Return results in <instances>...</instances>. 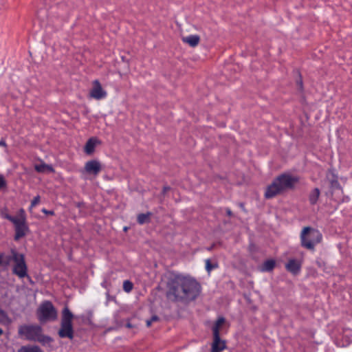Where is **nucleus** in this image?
<instances>
[{"label":"nucleus","instance_id":"6e6552de","mask_svg":"<svg viewBox=\"0 0 352 352\" xmlns=\"http://www.w3.org/2000/svg\"><path fill=\"white\" fill-rule=\"evenodd\" d=\"M36 315L38 320L41 323L54 321L58 317L57 310L49 300L44 301L41 304L37 309Z\"/></svg>","mask_w":352,"mask_h":352},{"label":"nucleus","instance_id":"aec40b11","mask_svg":"<svg viewBox=\"0 0 352 352\" xmlns=\"http://www.w3.org/2000/svg\"><path fill=\"white\" fill-rule=\"evenodd\" d=\"M17 352H42L41 348L38 346H23Z\"/></svg>","mask_w":352,"mask_h":352},{"label":"nucleus","instance_id":"473e14b6","mask_svg":"<svg viewBox=\"0 0 352 352\" xmlns=\"http://www.w3.org/2000/svg\"><path fill=\"white\" fill-rule=\"evenodd\" d=\"M2 257H3V256H2V255H1V254H0V265H1V263H2Z\"/></svg>","mask_w":352,"mask_h":352},{"label":"nucleus","instance_id":"412c9836","mask_svg":"<svg viewBox=\"0 0 352 352\" xmlns=\"http://www.w3.org/2000/svg\"><path fill=\"white\" fill-rule=\"evenodd\" d=\"M151 216V212L139 214L137 217V221L139 224L142 225L145 223L149 222Z\"/></svg>","mask_w":352,"mask_h":352},{"label":"nucleus","instance_id":"39448f33","mask_svg":"<svg viewBox=\"0 0 352 352\" xmlns=\"http://www.w3.org/2000/svg\"><path fill=\"white\" fill-rule=\"evenodd\" d=\"M11 255L7 258L8 262H12V273L19 278H23L30 276L28 274V266L25 260V256L16 251L11 250Z\"/></svg>","mask_w":352,"mask_h":352},{"label":"nucleus","instance_id":"f03ea898","mask_svg":"<svg viewBox=\"0 0 352 352\" xmlns=\"http://www.w3.org/2000/svg\"><path fill=\"white\" fill-rule=\"evenodd\" d=\"M300 180L299 177L285 173L276 177L267 186L265 191V197L272 199L285 192L295 188Z\"/></svg>","mask_w":352,"mask_h":352},{"label":"nucleus","instance_id":"b1692460","mask_svg":"<svg viewBox=\"0 0 352 352\" xmlns=\"http://www.w3.org/2000/svg\"><path fill=\"white\" fill-rule=\"evenodd\" d=\"M205 263H206V271H207V272H208V274H210V272H211L213 269H214V268H216V267H217V265L212 264V263H211V262H210V259H206V260L205 261Z\"/></svg>","mask_w":352,"mask_h":352},{"label":"nucleus","instance_id":"2f4dec72","mask_svg":"<svg viewBox=\"0 0 352 352\" xmlns=\"http://www.w3.org/2000/svg\"><path fill=\"white\" fill-rule=\"evenodd\" d=\"M226 212H227V214H228V216H230V217L232 215V211L230 210V209H229V208H228V209L226 210Z\"/></svg>","mask_w":352,"mask_h":352},{"label":"nucleus","instance_id":"5701e85b","mask_svg":"<svg viewBox=\"0 0 352 352\" xmlns=\"http://www.w3.org/2000/svg\"><path fill=\"white\" fill-rule=\"evenodd\" d=\"M133 287V283L129 280H124L123 283V289L124 292L129 293L130 292Z\"/></svg>","mask_w":352,"mask_h":352},{"label":"nucleus","instance_id":"4468645a","mask_svg":"<svg viewBox=\"0 0 352 352\" xmlns=\"http://www.w3.org/2000/svg\"><path fill=\"white\" fill-rule=\"evenodd\" d=\"M182 41L183 43L188 44L192 47L197 46L200 41V37L197 34H190L188 36H182Z\"/></svg>","mask_w":352,"mask_h":352},{"label":"nucleus","instance_id":"f704fd0d","mask_svg":"<svg viewBox=\"0 0 352 352\" xmlns=\"http://www.w3.org/2000/svg\"><path fill=\"white\" fill-rule=\"evenodd\" d=\"M187 24H188V25H190V26H192V23H187Z\"/></svg>","mask_w":352,"mask_h":352},{"label":"nucleus","instance_id":"c9c22d12","mask_svg":"<svg viewBox=\"0 0 352 352\" xmlns=\"http://www.w3.org/2000/svg\"><path fill=\"white\" fill-rule=\"evenodd\" d=\"M181 30H182V32H184L183 28H181Z\"/></svg>","mask_w":352,"mask_h":352},{"label":"nucleus","instance_id":"bb28decb","mask_svg":"<svg viewBox=\"0 0 352 352\" xmlns=\"http://www.w3.org/2000/svg\"><path fill=\"white\" fill-rule=\"evenodd\" d=\"M158 319H159V318H158V317H157V316H152V317H151V318L150 320H148L146 321V325H147V327H150V326L151 325V324H152V322H153L157 321V320H158Z\"/></svg>","mask_w":352,"mask_h":352},{"label":"nucleus","instance_id":"a211bd4d","mask_svg":"<svg viewBox=\"0 0 352 352\" xmlns=\"http://www.w3.org/2000/svg\"><path fill=\"white\" fill-rule=\"evenodd\" d=\"M320 191L318 188H314L309 195V201L311 205H315L320 197Z\"/></svg>","mask_w":352,"mask_h":352},{"label":"nucleus","instance_id":"cd10ccee","mask_svg":"<svg viewBox=\"0 0 352 352\" xmlns=\"http://www.w3.org/2000/svg\"><path fill=\"white\" fill-rule=\"evenodd\" d=\"M296 84H297L298 89L300 91H302L303 86H302V79L300 77V79L297 80Z\"/></svg>","mask_w":352,"mask_h":352},{"label":"nucleus","instance_id":"1a4fd4ad","mask_svg":"<svg viewBox=\"0 0 352 352\" xmlns=\"http://www.w3.org/2000/svg\"><path fill=\"white\" fill-rule=\"evenodd\" d=\"M107 93L101 86L100 82L98 80L93 81V87L89 91V96L96 100H101L105 98Z\"/></svg>","mask_w":352,"mask_h":352},{"label":"nucleus","instance_id":"72a5a7b5","mask_svg":"<svg viewBox=\"0 0 352 352\" xmlns=\"http://www.w3.org/2000/svg\"><path fill=\"white\" fill-rule=\"evenodd\" d=\"M3 330L0 328V336L3 334Z\"/></svg>","mask_w":352,"mask_h":352},{"label":"nucleus","instance_id":"9d476101","mask_svg":"<svg viewBox=\"0 0 352 352\" xmlns=\"http://www.w3.org/2000/svg\"><path fill=\"white\" fill-rule=\"evenodd\" d=\"M102 170L100 162L96 160L87 161L84 166V171L89 175L97 176Z\"/></svg>","mask_w":352,"mask_h":352},{"label":"nucleus","instance_id":"4be33fe9","mask_svg":"<svg viewBox=\"0 0 352 352\" xmlns=\"http://www.w3.org/2000/svg\"><path fill=\"white\" fill-rule=\"evenodd\" d=\"M10 322V318L5 311L0 309V324H6Z\"/></svg>","mask_w":352,"mask_h":352},{"label":"nucleus","instance_id":"2eb2a0df","mask_svg":"<svg viewBox=\"0 0 352 352\" xmlns=\"http://www.w3.org/2000/svg\"><path fill=\"white\" fill-rule=\"evenodd\" d=\"M225 323V318L223 317H219L214 324L213 325L212 330V336H220V329L221 327Z\"/></svg>","mask_w":352,"mask_h":352},{"label":"nucleus","instance_id":"20e7f679","mask_svg":"<svg viewBox=\"0 0 352 352\" xmlns=\"http://www.w3.org/2000/svg\"><path fill=\"white\" fill-rule=\"evenodd\" d=\"M43 329L39 325H22L19 329V334L28 340L46 343L51 341L49 336L42 334Z\"/></svg>","mask_w":352,"mask_h":352},{"label":"nucleus","instance_id":"c756f323","mask_svg":"<svg viewBox=\"0 0 352 352\" xmlns=\"http://www.w3.org/2000/svg\"><path fill=\"white\" fill-rule=\"evenodd\" d=\"M0 146H4V147L7 146V144L4 140H0Z\"/></svg>","mask_w":352,"mask_h":352},{"label":"nucleus","instance_id":"ddd939ff","mask_svg":"<svg viewBox=\"0 0 352 352\" xmlns=\"http://www.w3.org/2000/svg\"><path fill=\"white\" fill-rule=\"evenodd\" d=\"M100 144V141L97 138L93 137L89 138L85 145V153L89 155H91L94 152L96 145Z\"/></svg>","mask_w":352,"mask_h":352},{"label":"nucleus","instance_id":"f257e3e1","mask_svg":"<svg viewBox=\"0 0 352 352\" xmlns=\"http://www.w3.org/2000/svg\"><path fill=\"white\" fill-rule=\"evenodd\" d=\"M167 289L166 296L170 300L187 304L199 296L201 286L192 276L176 274L168 280Z\"/></svg>","mask_w":352,"mask_h":352},{"label":"nucleus","instance_id":"7ed1b4c3","mask_svg":"<svg viewBox=\"0 0 352 352\" xmlns=\"http://www.w3.org/2000/svg\"><path fill=\"white\" fill-rule=\"evenodd\" d=\"M300 239L302 247L314 250L315 246L322 241V235L319 230L307 226L302 230Z\"/></svg>","mask_w":352,"mask_h":352},{"label":"nucleus","instance_id":"f8f14e48","mask_svg":"<svg viewBox=\"0 0 352 352\" xmlns=\"http://www.w3.org/2000/svg\"><path fill=\"white\" fill-rule=\"evenodd\" d=\"M302 263L301 261L291 258L285 265L286 270L294 275L298 274L301 269Z\"/></svg>","mask_w":352,"mask_h":352},{"label":"nucleus","instance_id":"7c9ffc66","mask_svg":"<svg viewBox=\"0 0 352 352\" xmlns=\"http://www.w3.org/2000/svg\"><path fill=\"white\" fill-rule=\"evenodd\" d=\"M170 190V187H168V186H164V187L163 188V192H164V193H166V192L168 190Z\"/></svg>","mask_w":352,"mask_h":352},{"label":"nucleus","instance_id":"9b49d317","mask_svg":"<svg viewBox=\"0 0 352 352\" xmlns=\"http://www.w3.org/2000/svg\"><path fill=\"white\" fill-rule=\"evenodd\" d=\"M212 336L211 352H222L224 351L227 347L226 340L221 339L220 336Z\"/></svg>","mask_w":352,"mask_h":352},{"label":"nucleus","instance_id":"dca6fc26","mask_svg":"<svg viewBox=\"0 0 352 352\" xmlns=\"http://www.w3.org/2000/svg\"><path fill=\"white\" fill-rule=\"evenodd\" d=\"M225 323V318L223 317H219L214 324L213 325L212 330V336H220V329L221 327Z\"/></svg>","mask_w":352,"mask_h":352},{"label":"nucleus","instance_id":"423d86ee","mask_svg":"<svg viewBox=\"0 0 352 352\" xmlns=\"http://www.w3.org/2000/svg\"><path fill=\"white\" fill-rule=\"evenodd\" d=\"M3 217L14 224L15 241H18L25 236L29 231L28 226L26 223L25 212L23 208L19 210L18 217H13L10 214H6Z\"/></svg>","mask_w":352,"mask_h":352},{"label":"nucleus","instance_id":"a878e982","mask_svg":"<svg viewBox=\"0 0 352 352\" xmlns=\"http://www.w3.org/2000/svg\"><path fill=\"white\" fill-rule=\"evenodd\" d=\"M7 187V182L5 179L3 175H0V190H3L6 188Z\"/></svg>","mask_w":352,"mask_h":352},{"label":"nucleus","instance_id":"0eeeda50","mask_svg":"<svg viewBox=\"0 0 352 352\" xmlns=\"http://www.w3.org/2000/svg\"><path fill=\"white\" fill-rule=\"evenodd\" d=\"M74 315L67 307H64L62 311L60 327L58 335L60 338H69L72 340L74 337L73 328Z\"/></svg>","mask_w":352,"mask_h":352},{"label":"nucleus","instance_id":"f3484780","mask_svg":"<svg viewBox=\"0 0 352 352\" xmlns=\"http://www.w3.org/2000/svg\"><path fill=\"white\" fill-rule=\"evenodd\" d=\"M34 169L38 173H44L45 171L50 172V173H54V168L49 164H47L45 163H41L40 164H36L34 166Z\"/></svg>","mask_w":352,"mask_h":352},{"label":"nucleus","instance_id":"393cba45","mask_svg":"<svg viewBox=\"0 0 352 352\" xmlns=\"http://www.w3.org/2000/svg\"><path fill=\"white\" fill-rule=\"evenodd\" d=\"M41 201V197L39 195L36 196L31 201L30 206V210H31L33 208H34L37 204H39Z\"/></svg>","mask_w":352,"mask_h":352},{"label":"nucleus","instance_id":"6ab92c4d","mask_svg":"<svg viewBox=\"0 0 352 352\" xmlns=\"http://www.w3.org/2000/svg\"><path fill=\"white\" fill-rule=\"evenodd\" d=\"M276 262L273 259H268L262 265L261 270L263 272H270L273 270V269L275 267Z\"/></svg>","mask_w":352,"mask_h":352},{"label":"nucleus","instance_id":"c85d7f7f","mask_svg":"<svg viewBox=\"0 0 352 352\" xmlns=\"http://www.w3.org/2000/svg\"><path fill=\"white\" fill-rule=\"evenodd\" d=\"M41 211L43 213L45 214H49V215L54 214V212L53 210H48L45 208H43Z\"/></svg>","mask_w":352,"mask_h":352}]
</instances>
